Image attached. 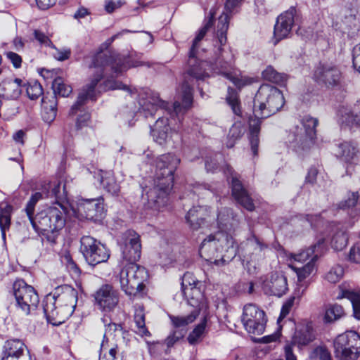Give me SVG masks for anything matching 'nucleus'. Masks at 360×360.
<instances>
[{"instance_id":"7","label":"nucleus","mask_w":360,"mask_h":360,"mask_svg":"<svg viewBox=\"0 0 360 360\" xmlns=\"http://www.w3.org/2000/svg\"><path fill=\"white\" fill-rule=\"evenodd\" d=\"M284 103L281 91L270 84H262L255 96L254 114L258 118L269 117L278 112Z\"/></svg>"},{"instance_id":"35","label":"nucleus","mask_w":360,"mask_h":360,"mask_svg":"<svg viewBox=\"0 0 360 360\" xmlns=\"http://www.w3.org/2000/svg\"><path fill=\"white\" fill-rule=\"evenodd\" d=\"M347 298L350 300L354 310V316L360 320V294L351 289H344L340 286V292L337 296L338 300Z\"/></svg>"},{"instance_id":"17","label":"nucleus","mask_w":360,"mask_h":360,"mask_svg":"<svg viewBox=\"0 0 360 360\" xmlns=\"http://www.w3.org/2000/svg\"><path fill=\"white\" fill-rule=\"evenodd\" d=\"M200 282L193 274L186 272L184 274L181 281L182 293L187 299L188 303L198 307L201 305L203 300V295L198 285Z\"/></svg>"},{"instance_id":"47","label":"nucleus","mask_w":360,"mask_h":360,"mask_svg":"<svg viewBox=\"0 0 360 360\" xmlns=\"http://www.w3.org/2000/svg\"><path fill=\"white\" fill-rule=\"evenodd\" d=\"M207 326V318L204 319L198 324L195 328L190 333L187 339L191 345H195L202 341L205 333Z\"/></svg>"},{"instance_id":"60","label":"nucleus","mask_w":360,"mask_h":360,"mask_svg":"<svg viewBox=\"0 0 360 360\" xmlns=\"http://www.w3.org/2000/svg\"><path fill=\"white\" fill-rule=\"evenodd\" d=\"M349 259L356 263H360V243L354 245L350 250Z\"/></svg>"},{"instance_id":"57","label":"nucleus","mask_w":360,"mask_h":360,"mask_svg":"<svg viewBox=\"0 0 360 360\" xmlns=\"http://www.w3.org/2000/svg\"><path fill=\"white\" fill-rule=\"evenodd\" d=\"M35 39L41 44L46 46H50L55 49L51 39L44 33L39 30H34V32Z\"/></svg>"},{"instance_id":"6","label":"nucleus","mask_w":360,"mask_h":360,"mask_svg":"<svg viewBox=\"0 0 360 360\" xmlns=\"http://www.w3.org/2000/svg\"><path fill=\"white\" fill-rule=\"evenodd\" d=\"M239 251L231 235L217 232L210 234L201 243L199 254L202 258L221 266L226 261L231 260Z\"/></svg>"},{"instance_id":"50","label":"nucleus","mask_w":360,"mask_h":360,"mask_svg":"<svg viewBox=\"0 0 360 360\" xmlns=\"http://www.w3.org/2000/svg\"><path fill=\"white\" fill-rule=\"evenodd\" d=\"M307 360H333L328 349L323 345H319L312 349Z\"/></svg>"},{"instance_id":"64","label":"nucleus","mask_w":360,"mask_h":360,"mask_svg":"<svg viewBox=\"0 0 360 360\" xmlns=\"http://www.w3.org/2000/svg\"><path fill=\"white\" fill-rule=\"evenodd\" d=\"M89 118L90 115L87 112H83L82 114H79L77 119V127L79 129L84 126Z\"/></svg>"},{"instance_id":"32","label":"nucleus","mask_w":360,"mask_h":360,"mask_svg":"<svg viewBox=\"0 0 360 360\" xmlns=\"http://www.w3.org/2000/svg\"><path fill=\"white\" fill-rule=\"evenodd\" d=\"M314 338L311 328L305 326L297 330L292 338L291 343H287L286 345H291L292 349V346H297L299 349H302L312 342Z\"/></svg>"},{"instance_id":"53","label":"nucleus","mask_w":360,"mask_h":360,"mask_svg":"<svg viewBox=\"0 0 360 360\" xmlns=\"http://www.w3.org/2000/svg\"><path fill=\"white\" fill-rule=\"evenodd\" d=\"M347 236L343 231H338L331 239L332 248L338 251L342 250L347 244Z\"/></svg>"},{"instance_id":"61","label":"nucleus","mask_w":360,"mask_h":360,"mask_svg":"<svg viewBox=\"0 0 360 360\" xmlns=\"http://www.w3.org/2000/svg\"><path fill=\"white\" fill-rule=\"evenodd\" d=\"M122 5L121 0H106L105 3V11L110 13Z\"/></svg>"},{"instance_id":"33","label":"nucleus","mask_w":360,"mask_h":360,"mask_svg":"<svg viewBox=\"0 0 360 360\" xmlns=\"http://www.w3.org/2000/svg\"><path fill=\"white\" fill-rule=\"evenodd\" d=\"M95 177L108 193L112 195H118L120 191V186L119 184L117 183L112 172L101 171Z\"/></svg>"},{"instance_id":"28","label":"nucleus","mask_w":360,"mask_h":360,"mask_svg":"<svg viewBox=\"0 0 360 360\" xmlns=\"http://www.w3.org/2000/svg\"><path fill=\"white\" fill-rule=\"evenodd\" d=\"M208 209L206 207H193L186 215V220L193 230L202 227L207 220Z\"/></svg>"},{"instance_id":"27","label":"nucleus","mask_w":360,"mask_h":360,"mask_svg":"<svg viewBox=\"0 0 360 360\" xmlns=\"http://www.w3.org/2000/svg\"><path fill=\"white\" fill-rule=\"evenodd\" d=\"M326 250V239L321 238L319 240L317 243L315 244L314 246L308 248L305 250H302V251L296 254L291 253L289 256V258L290 260H293L294 262L304 263L307 260L309 261L311 259V257L314 255H316V253H319V257H321Z\"/></svg>"},{"instance_id":"21","label":"nucleus","mask_w":360,"mask_h":360,"mask_svg":"<svg viewBox=\"0 0 360 360\" xmlns=\"http://www.w3.org/2000/svg\"><path fill=\"white\" fill-rule=\"evenodd\" d=\"M94 297L96 304L103 311L114 310L120 300L119 292L109 284L101 285L96 292Z\"/></svg>"},{"instance_id":"1","label":"nucleus","mask_w":360,"mask_h":360,"mask_svg":"<svg viewBox=\"0 0 360 360\" xmlns=\"http://www.w3.org/2000/svg\"><path fill=\"white\" fill-rule=\"evenodd\" d=\"M229 16L226 13H222L219 18L217 35L219 46L214 48L213 56L209 60L198 61L195 49L196 63L193 66L190 65L188 59L187 72L189 75L200 79L209 77L210 72L213 70L221 74L231 81L236 87L240 89L252 84L254 79L237 75L235 70V54L231 47L226 46V34L229 28Z\"/></svg>"},{"instance_id":"11","label":"nucleus","mask_w":360,"mask_h":360,"mask_svg":"<svg viewBox=\"0 0 360 360\" xmlns=\"http://www.w3.org/2000/svg\"><path fill=\"white\" fill-rule=\"evenodd\" d=\"M13 293L16 306L24 314L28 315L36 309L39 299L32 286L27 285L23 280H18L13 284Z\"/></svg>"},{"instance_id":"3","label":"nucleus","mask_w":360,"mask_h":360,"mask_svg":"<svg viewBox=\"0 0 360 360\" xmlns=\"http://www.w3.org/2000/svg\"><path fill=\"white\" fill-rule=\"evenodd\" d=\"M180 159L172 153L163 154L155 160V172L153 186L147 193L150 206L160 210L169 202V195L173 186L174 174Z\"/></svg>"},{"instance_id":"29","label":"nucleus","mask_w":360,"mask_h":360,"mask_svg":"<svg viewBox=\"0 0 360 360\" xmlns=\"http://www.w3.org/2000/svg\"><path fill=\"white\" fill-rule=\"evenodd\" d=\"M232 195L236 200L244 208L249 211H252L255 208L252 198L247 191L243 188L240 181L233 178L232 181Z\"/></svg>"},{"instance_id":"25","label":"nucleus","mask_w":360,"mask_h":360,"mask_svg":"<svg viewBox=\"0 0 360 360\" xmlns=\"http://www.w3.org/2000/svg\"><path fill=\"white\" fill-rule=\"evenodd\" d=\"M240 220L236 214H234L231 209L221 208L217 214V225L219 232L231 235L238 227Z\"/></svg>"},{"instance_id":"31","label":"nucleus","mask_w":360,"mask_h":360,"mask_svg":"<svg viewBox=\"0 0 360 360\" xmlns=\"http://www.w3.org/2000/svg\"><path fill=\"white\" fill-rule=\"evenodd\" d=\"M28 351L26 349L25 344L18 339H13L7 340L4 346V356L2 360H9V357L11 359L20 358L22 355H25V351Z\"/></svg>"},{"instance_id":"45","label":"nucleus","mask_w":360,"mask_h":360,"mask_svg":"<svg viewBox=\"0 0 360 360\" xmlns=\"http://www.w3.org/2000/svg\"><path fill=\"white\" fill-rule=\"evenodd\" d=\"M134 322L136 326V333L141 337L150 336V333L147 330L145 324V314L143 309L139 307L135 309L134 313Z\"/></svg>"},{"instance_id":"4","label":"nucleus","mask_w":360,"mask_h":360,"mask_svg":"<svg viewBox=\"0 0 360 360\" xmlns=\"http://www.w3.org/2000/svg\"><path fill=\"white\" fill-rule=\"evenodd\" d=\"M139 65H141L140 63H132L130 61L129 57L115 52L105 51L97 53L94 56L92 63L89 66L90 68L94 69V71L85 96H94V88H96L101 79L104 78V73L106 75L105 80L108 77L114 79V77L121 75L129 68Z\"/></svg>"},{"instance_id":"62","label":"nucleus","mask_w":360,"mask_h":360,"mask_svg":"<svg viewBox=\"0 0 360 360\" xmlns=\"http://www.w3.org/2000/svg\"><path fill=\"white\" fill-rule=\"evenodd\" d=\"M56 49V52L55 53V58L58 60L63 61L68 59L71 54V51L70 49L64 48L62 49Z\"/></svg>"},{"instance_id":"54","label":"nucleus","mask_w":360,"mask_h":360,"mask_svg":"<svg viewBox=\"0 0 360 360\" xmlns=\"http://www.w3.org/2000/svg\"><path fill=\"white\" fill-rule=\"evenodd\" d=\"M26 91L28 97L32 100L37 99L43 94L42 86L38 82L29 83Z\"/></svg>"},{"instance_id":"23","label":"nucleus","mask_w":360,"mask_h":360,"mask_svg":"<svg viewBox=\"0 0 360 360\" xmlns=\"http://www.w3.org/2000/svg\"><path fill=\"white\" fill-rule=\"evenodd\" d=\"M313 78L316 82L327 86H335L340 84L342 73L335 66L323 65L316 68Z\"/></svg>"},{"instance_id":"56","label":"nucleus","mask_w":360,"mask_h":360,"mask_svg":"<svg viewBox=\"0 0 360 360\" xmlns=\"http://www.w3.org/2000/svg\"><path fill=\"white\" fill-rule=\"evenodd\" d=\"M359 195L360 188L359 191L352 193L345 201L340 202V208L345 210L355 206Z\"/></svg>"},{"instance_id":"12","label":"nucleus","mask_w":360,"mask_h":360,"mask_svg":"<svg viewBox=\"0 0 360 360\" xmlns=\"http://www.w3.org/2000/svg\"><path fill=\"white\" fill-rule=\"evenodd\" d=\"M81 252L86 261L91 266L105 262L110 257V252L100 241L90 236H84L81 240Z\"/></svg>"},{"instance_id":"40","label":"nucleus","mask_w":360,"mask_h":360,"mask_svg":"<svg viewBox=\"0 0 360 360\" xmlns=\"http://www.w3.org/2000/svg\"><path fill=\"white\" fill-rule=\"evenodd\" d=\"M245 127L240 121H236L229 129L227 136L226 146L228 148H232L245 134Z\"/></svg>"},{"instance_id":"44","label":"nucleus","mask_w":360,"mask_h":360,"mask_svg":"<svg viewBox=\"0 0 360 360\" xmlns=\"http://www.w3.org/2000/svg\"><path fill=\"white\" fill-rule=\"evenodd\" d=\"M211 18H213V16H211ZM212 19H210V20L206 23V25L199 30V32L194 39L193 45L189 52L190 65L193 66L194 63H196V60L195 58V49L198 47V43L204 38L207 30L210 29V27H212Z\"/></svg>"},{"instance_id":"42","label":"nucleus","mask_w":360,"mask_h":360,"mask_svg":"<svg viewBox=\"0 0 360 360\" xmlns=\"http://www.w3.org/2000/svg\"><path fill=\"white\" fill-rule=\"evenodd\" d=\"M194 309L191 311V313L187 316H170V319L172 322L173 326L175 328H181L186 326L187 325L193 323L196 318L199 315V312L200 310V305H198V307H193Z\"/></svg>"},{"instance_id":"20","label":"nucleus","mask_w":360,"mask_h":360,"mask_svg":"<svg viewBox=\"0 0 360 360\" xmlns=\"http://www.w3.org/2000/svg\"><path fill=\"white\" fill-rule=\"evenodd\" d=\"M262 290L269 295L281 297L288 290L287 279L280 272H271L262 278Z\"/></svg>"},{"instance_id":"38","label":"nucleus","mask_w":360,"mask_h":360,"mask_svg":"<svg viewBox=\"0 0 360 360\" xmlns=\"http://www.w3.org/2000/svg\"><path fill=\"white\" fill-rule=\"evenodd\" d=\"M41 192L40 193L42 194V198L44 195L46 198L53 197L56 199H59L64 195L65 187L64 186L63 188L61 187V182L59 181H54L53 182L45 181L41 184Z\"/></svg>"},{"instance_id":"58","label":"nucleus","mask_w":360,"mask_h":360,"mask_svg":"<svg viewBox=\"0 0 360 360\" xmlns=\"http://www.w3.org/2000/svg\"><path fill=\"white\" fill-rule=\"evenodd\" d=\"M183 336V333H181V331L174 330L166 338L165 343L168 347H171Z\"/></svg>"},{"instance_id":"9","label":"nucleus","mask_w":360,"mask_h":360,"mask_svg":"<svg viewBox=\"0 0 360 360\" xmlns=\"http://www.w3.org/2000/svg\"><path fill=\"white\" fill-rule=\"evenodd\" d=\"M148 278L146 269L136 263H127L119 276L120 287L128 295H136L141 292Z\"/></svg>"},{"instance_id":"36","label":"nucleus","mask_w":360,"mask_h":360,"mask_svg":"<svg viewBox=\"0 0 360 360\" xmlns=\"http://www.w3.org/2000/svg\"><path fill=\"white\" fill-rule=\"evenodd\" d=\"M13 211V206L8 202H2L0 203V229L4 240L6 239V231L10 228Z\"/></svg>"},{"instance_id":"15","label":"nucleus","mask_w":360,"mask_h":360,"mask_svg":"<svg viewBox=\"0 0 360 360\" xmlns=\"http://www.w3.org/2000/svg\"><path fill=\"white\" fill-rule=\"evenodd\" d=\"M75 212L80 219L98 220L104 213L103 199L97 198L79 200Z\"/></svg>"},{"instance_id":"8","label":"nucleus","mask_w":360,"mask_h":360,"mask_svg":"<svg viewBox=\"0 0 360 360\" xmlns=\"http://www.w3.org/2000/svg\"><path fill=\"white\" fill-rule=\"evenodd\" d=\"M318 120L310 116H304L300 124L293 126L286 136V143L296 153L309 148L316 135Z\"/></svg>"},{"instance_id":"59","label":"nucleus","mask_w":360,"mask_h":360,"mask_svg":"<svg viewBox=\"0 0 360 360\" xmlns=\"http://www.w3.org/2000/svg\"><path fill=\"white\" fill-rule=\"evenodd\" d=\"M7 58L12 63L15 68H19L21 66L22 58L20 56L13 51H7L5 53Z\"/></svg>"},{"instance_id":"43","label":"nucleus","mask_w":360,"mask_h":360,"mask_svg":"<svg viewBox=\"0 0 360 360\" xmlns=\"http://www.w3.org/2000/svg\"><path fill=\"white\" fill-rule=\"evenodd\" d=\"M344 309L338 304H329L326 306L323 320L326 323H332L344 316Z\"/></svg>"},{"instance_id":"10","label":"nucleus","mask_w":360,"mask_h":360,"mask_svg":"<svg viewBox=\"0 0 360 360\" xmlns=\"http://www.w3.org/2000/svg\"><path fill=\"white\" fill-rule=\"evenodd\" d=\"M333 346L339 360H356L360 354V336L355 331H347L336 337Z\"/></svg>"},{"instance_id":"22","label":"nucleus","mask_w":360,"mask_h":360,"mask_svg":"<svg viewBox=\"0 0 360 360\" xmlns=\"http://www.w3.org/2000/svg\"><path fill=\"white\" fill-rule=\"evenodd\" d=\"M295 12V9L292 8L278 17L274 26L272 39L274 45L277 44L281 40L288 37L290 34L294 24Z\"/></svg>"},{"instance_id":"24","label":"nucleus","mask_w":360,"mask_h":360,"mask_svg":"<svg viewBox=\"0 0 360 360\" xmlns=\"http://www.w3.org/2000/svg\"><path fill=\"white\" fill-rule=\"evenodd\" d=\"M43 309L48 322L53 326H59L69 319V317L61 316V311L64 310V307L58 304L56 295L46 296L43 301Z\"/></svg>"},{"instance_id":"49","label":"nucleus","mask_w":360,"mask_h":360,"mask_svg":"<svg viewBox=\"0 0 360 360\" xmlns=\"http://www.w3.org/2000/svg\"><path fill=\"white\" fill-rule=\"evenodd\" d=\"M52 89L55 96L57 94L62 97H67L72 91V87L65 83L64 79L62 77H57L53 80L52 83Z\"/></svg>"},{"instance_id":"34","label":"nucleus","mask_w":360,"mask_h":360,"mask_svg":"<svg viewBox=\"0 0 360 360\" xmlns=\"http://www.w3.org/2000/svg\"><path fill=\"white\" fill-rule=\"evenodd\" d=\"M57 101L55 96L43 97L41 101L42 117L47 122L51 123L56 117Z\"/></svg>"},{"instance_id":"63","label":"nucleus","mask_w":360,"mask_h":360,"mask_svg":"<svg viewBox=\"0 0 360 360\" xmlns=\"http://www.w3.org/2000/svg\"><path fill=\"white\" fill-rule=\"evenodd\" d=\"M307 220L310 223L311 226L318 227L321 224L323 225L324 222L320 215H307Z\"/></svg>"},{"instance_id":"52","label":"nucleus","mask_w":360,"mask_h":360,"mask_svg":"<svg viewBox=\"0 0 360 360\" xmlns=\"http://www.w3.org/2000/svg\"><path fill=\"white\" fill-rule=\"evenodd\" d=\"M343 275V267L340 265H335L331 267L326 274L325 279L331 283H336L342 279Z\"/></svg>"},{"instance_id":"30","label":"nucleus","mask_w":360,"mask_h":360,"mask_svg":"<svg viewBox=\"0 0 360 360\" xmlns=\"http://www.w3.org/2000/svg\"><path fill=\"white\" fill-rule=\"evenodd\" d=\"M22 81L20 79H6L0 84V96L6 99H15L22 92Z\"/></svg>"},{"instance_id":"19","label":"nucleus","mask_w":360,"mask_h":360,"mask_svg":"<svg viewBox=\"0 0 360 360\" xmlns=\"http://www.w3.org/2000/svg\"><path fill=\"white\" fill-rule=\"evenodd\" d=\"M54 295H56L58 304L64 307V310L61 311V316L70 317L77 305V291L72 287L65 285L58 287Z\"/></svg>"},{"instance_id":"2","label":"nucleus","mask_w":360,"mask_h":360,"mask_svg":"<svg viewBox=\"0 0 360 360\" xmlns=\"http://www.w3.org/2000/svg\"><path fill=\"white\" fill-rule=\"evenodd\" d=\"M181 91L182 103L176 101L172 107H169L167 103L160 100L158 94L149 89H141L139 93L138 113L148 117L152 116L158 108L165 110V115L158 119L151 129V134L154 141L160 145L167 141L169 131L172 129L173 122H176V120L180 121V117L192 105L193 94L191 86L187 83H184L182 85Z\"/></svg>"},{"instance_id":"18","label":"nucleus","mask_w":360,"mask_h":360,"mask_svg":"<svg viewBox=\"0 0 360 360\" xmlns=\"http://www.w3.org/2000/svg\"><path fill=\"white\" fill-rule=\"evenodd\" d=\"M265 248L266 246L255 236L247 240L244 247L243 261L249 272L256 269V264L262 257V251Z\"/></svg>"},{"instance_id":"41","label":"nucleus","mask_w":360,"mask_h":360,"mask_svg":"<svg viewBox=\"0 0 360 360\" xmlns=\"http://www.w3.org/2000/svg\"><path fill=\"white\" fill-rule=\"evenodd\" d=\"M261 122L258 119L252 120L250 121V143L251 150L254 156H256L258 153L259 145V133L260 130Z\"/></svg>"},{"instance_id":"39","label":"nucleus","mask_w":360,"mask_h":360,"mask_svg":"<svg viewBox=\"0 0 360 360\" xmlns=\"http://www.w3.org/2000/svg\"><path fill=\"white\" fill-rule=\"evenodd\" d=\"M318 258L319 253H316L304 266L302 267L292 266V269L296 272L300 282L304 281L316 271L315 263Z\"/></svg>"},{"instance_id":"26","label":"nucleus","mask_w":360,"mask_h":360,"mask_svg":"<svg viewBox=\"0 0 360 360\" xmlns=\"http://www.w3.org/2000/svg\"><path fill=\"white\" fill-rule=\"evenodd\" d=\"M338 117L340 123L360 129V102L352 107L340 106L338 110Z\"/></svg>"},{"instance_id":"46","label":"nucleus","mask_w":360,"mask_h":360,"mask_svg":"<svg viewBox=\"0 0 360 360\" xmlns=\"http://www.w3.org/2000/svg\"><path fill=\"white\" fill-rule=\"evenodd\" d=\"M115 89H122L129 92L131 95L134 94V92L130 89L129 86L123 84L120 82L115 81L111 78H107L103 81L102 84L98 86L97 91L101 92L102 91L115 90ZM137 94V91H135Z\"/></svg>"},{"instance_id":"37","label":"nucleus","mask_w":360,"mask_h":360,"mask_svg":"<svg viewBox=\"0 0 360 360\" xmlns=\"http://www.w3.org/2000/svg\"><path fill=\"white\" fill-rule=\"evenodd\" d=\"M358 153V149L353 143L345 141L338 146L335 151L337 157L342 160L349 162H351Z\"/></svg>"},{"instance_id":"51","label":"nucleus","mask_w":360,"mask_h":360,"mask_svg":"<svg viewBox=\"0 0 360 360\" xmlns=\"http://www.w3.org/2000/svg\"><path fill=\"white\" fill-rule=\"evenodd\" d=\"M90 85V83L87 84L82 89V91L79 94V96L77 98V102L75 105H73L70 110V115H75L77 113L78 111H80V112H82V110H81L82 106L84 104L85 101L88 98L93 99L96 96V89L94 88V96H85V94H86V91L88 90V86Z\"/></svg>"},{"instance_id":"55","label":"nucleus","mask_w":360,"mask_h":360,"mask_svg":"<svg viewBox=\"0 0 360 360\" xmlns=\"http://www.w3.org/2000/svg\"><path fill=\"white\" fill-rule=\"evenodd\" d=\"M227 102L232 108L234 114L240 115L241 110L239 105L238 96L233 90L229 89V94L226 98Z\"/></svg>"},{"instance_id":"5","label":"nucleus","mask_w":360,"mask_h":360,"mask_svg":"<svg viewBox=\"0 0 360 360\" xmlns=\"http://www.w3.org/2000/svg\"><path fill=\"white\" fill-rule=\"evenodd\" d=\"M42 199V194L36 192L32 195L23 210L33 229L43 235L55 233L61 230L65 224V210L58 204L39 212L34 217L35 206Z\"/></svg>"},{"instance_id":"14","label":"nucleus","mask_w":360,"mask_h":360,"mask_svg":"<svg viewBox=\"0 0 360 360\" xmlns=\"http://www.w3.org/2000/svg\"><path fill=\"white\" fill-rule=\"evenodd\" d=\"M105 330L104 339L101 346V354L99 360H120L117 357L118 346L117 344L112 343L108 345L110 340H113L116 337L122 335V328L120 325L115 323H108L106 318L102 319Z\"/></svg>"},{"instance_id":"48","label":"nucleus","mask_w":360,"mask_h":360,"mask_svg":"<svg viewBox=\"0 0 360 360\" xmlns=\"http://www.w3.org/2000/svg\"><path fill=\"white\" fill-rule=\"evenodd\" d=\"M264 79L282 84L287 80V75L277 72L272 66H268L262 72Z\"/></svg>"},{"instance_id":"13","label":"nucleus","mask_w":360,"mask_h":360,"mask_svg":"<svg viewBox=\"0 0 360 360\" xmlns=\"http://www.w3.org/2000/svg\"><path fill=\"white\" fill-rule=\"evenodd\" d=\"M241 321L248 333L260 335L264 331L266 319L263 310L253 304H248L243 307Z\"/></svg>"},{"instance_id":"16","label":"nucleus","mask_w":360,"mask_h":360,"mask_svg":"<svg viewBox=\"0 0 360 360\" xmlns=\"http://www.w3.org/2000/svg\"><path fill=\"white\" fill-rule=\"evenodd\" d=\"M122 254L128 263H136L141 257L140 236L134 231H128L122 236Z\"/></svg>"}]
</instances>
